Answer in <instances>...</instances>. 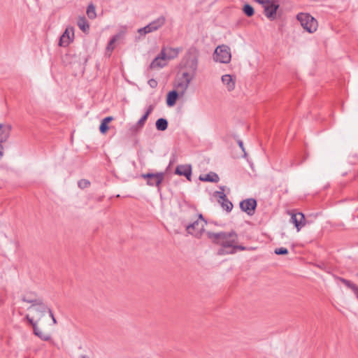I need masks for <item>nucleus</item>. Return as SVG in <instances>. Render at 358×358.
<instances>
[{
  "instance_id": "obj_9",
  "label": "nucleus",
  "mask_w": 358,
  "mask_h": 358,
  "mask_svg": "<svg viewBox=\"0 0 358 358\" xmlns=\"http://www.w3.org/2000/svg\"><path fill=\"white\" fill-rule=\"evenodd\" d=\"M257 205V201L253 198L244 199L239 204L241 210L246 213L248 215H253L255 214Z\"/></svg>"
},
{
  "instance_id": "obj_17",
  "label": "nucleus",
  "mask_w": 358,
  "mask_h": 358,
  "mask_svg": "<svg viewBox=\"0 0 358 358\" xmlns=\"http://www.w3.org/2000/svg\"><path fill=\"white\" fill-rule=\"evenodd\" d=\"M164 178V173H156L152 179L147 180V185L150 186H157L159 187V185L162 182Z\"/></svg>"
},
{
  "instance_id": "obj_5",
  "label": "nucleus",
  "mask_w": 358,
  "mask_h": 358,
  "mask_svg": "<svg viewBox=\"0 0 358 358\" xmlns=\"http://www.w3.org/2000/svg\"><path fill=\"white\" fill-rule=\"evenodd\" d=\"M166 22V18L164 16L162 15L157 18L156 20L150 22L148 25L143 28H140L138 30V33L141 35H145L147 34L155 31L160 29Z\"/></svg>"
},
{
  "instance_id": "obj_25",
  "label": "nucleus",
  "mask_w": 358,
  "mask_h": 358,
  "mask_svg": "<svg viewBox=\"0 0 358 358\" xmlns=\"http://www.w3.org/2000/svg\"><path fill=\"white\" fill-rule=\"evenodd\" d=\"M117 39H118V36L115 35L109 41L107 46H106V52L108 53L109 55L114 50V48H115L114 43L117 41Z\"/></svg>"
},
{
  "instance_id": "obj_20",
  "label": "nucleus",
  "mask_w": 358,
  "mask_h": 358,
  "mask_svg": "<svg viewBox=\"0 0 358 358\" xmlns=\"http://www.w3.org/2000/svg\"><path fill=\"white\" fill-rule=\"evenodd\" d=\"M78 27L85 33L87 32L90 29L89 23L84 16H80L77 21Z\"/></svg>"
},
{
  "instance_id": "obj_44",
  "label": "nucleus",
  "mask_w": 358,
  "mask_h": 358,
  "mask_svg": "<svg viewBox=\"0 0 358 358\" xmlns=\"http://www.w3.org/2000/svg\"><path fill=\"white\" fill-rule=\"evenodd\" d=\"M80 358H88V357L86 355H81Z\"/></svg>"
},
{
  "instance_id": "obj_32",
  "label": "nucleus",
  "mask_w": 358,
  "mask_h": 358,
  "mask_svg": "<svg viewBox=\"0 0 358 358\" xmlns=\"http://www.w3.org/2000/svg\"><path fill=\"white\" fill-rule=\"evenodd\" d=\"M274 252L278 255H287L289 252L287 248L282 247L279 248H275Z\"/></svg>"
},
{
  "instance_id": "obj_38",
  "label": "nucleus",
  "mask_w": 358,
  "mask_h": 358,
  "mask_svg": "<svg viewBox=\"0 0 358 358\" xmlns=\"http://www.w3.org/2000/svg\"><path fill=\"white\" fill-rule=\"evenodd\" d=\"M113 117L112 116H108V117H106L105 118H103L102 120L103 122H105V123L106 124H108L110 123L112 120H113Z\"/></svg>"
},
{
  "instance_id": "obj_30",
  "label": "nucleus",
  "mask_w": 358,
  "mask_h": 358,
  "mask_svg": "<svg viewBox=\"0 0 358 358\" xmlns=\"http://www.w3.org/2000/svg\"><path fill=\"white\" fill-rule=\"evenodd\" d=\"M148 115H145V114H144L141 118L140 120L137 122L136 123V126L138 127V128H143L145 124V122L148 119Z\"/></svg>"
},
{
  "instance_id": "obj_36",
  "label": "nucleus",
  "mask_w": 358,
  "mask_h": 358,
  "mask_svg": "<svg viewBox=\"0 0 358 358\" xmlns=\"http://www.w3.org/2000/svg\"><path fill=\"white\" fill-rule=\"evenodd\" d=\"M48 313H49L50 317L52 318L53 324H56L57 323V321L53 314V312L52 311V310L50 308Z\"/></svg>"
},
{
  "instance_id": "obj_31",
  "label": "nucleus",
  "mask_w": 358,
  "mask_h": 358,
  "mask_svg": "<svg viewBox=\"0 0 358 358\" xmlns=\"http://www.w3.org/2000/svg\"><path fill=\"white\" fill-rule=\"evenodd\" d=\"M108 124L105 123V122H103L101 120L100 126H99V131L102 134H105L109 129V127L108 125Z\"/></svg>"
},
{
  "instance_id": "obj_29",
  "label": "nucleus",
  "mask_w": 358,
  "mask_h": 358,
  "mask_svg": "<svg viewBox=\"0 0 358 358\" xmlns=\"http://www.w3.org/2000/svg\"><path fill=\"white\" fill-rule=\"evenodd\" d=\"M90 185V182L86 179H81L78 182V186L80 189H85Z\"/></svg>"
},
{
  "instance_id": "obj_35",
  "label": "nucleus",
  "mask_w": 358,
  "mask_h": 358,
  "mask_svg": "<svg viewBox=\"0 0 358 358\" xmlns=\"http://www.w3.org/2000/svg\"><path fill=\"white\" fill-rule=\"evenodd\" d=\"M155 174V173H143L141 175V177L144 179H147V180H149L150 179H152V178H153Z\"/></svg>"
},
{
  "instance_id": "obj_26",
  "label": "nucleus",
  "mask_w": 358,
  "mask_h": 358,
  "mask_svg": "<svg viewBox=\"0 0 358 358\" xmlns=\"http://www.w3.org/2000/svg\"><path fill=\"white\" fill-rule=\"evenodd\" d=\"M86 13L90 19L93 20V19L96 18V9H95L94 5L92 3H91L88 5V6L87 8Z\"/></svg>"
},
{
  "instance_id": "obj_14",
  "label": "nucleus",
  "mask_w": 358,
  "mask_h": 358,
  "mask_svg": "<svg viewBox=\"0 0 358 358\" xmlns=\"http://www.w3.org/2000/svg\"><path fill=\"white\" fill-rule=\"evenodd\" d=\"M34 308V310L43 316L45 313H48L50 308L43 303V300L40 298L34 305L28 308V310Z\"/></svg>"
},
{
  "instance_id": "obj_24",
  "label": "nucleus",
  "mask_w": 358,
  "mask_h": 358,
  "mask_svg": "<svg viewBox=\"0 0 358 358\" xmlns=\"http://www.w3.org/2000/svg\"><path fill=\"white\" fill-rule=\"evenodd\" d=\"M34 334L40 338L42 341H48L51 339V336L49 334L43 333L38 327L33 329Z\"/></svg>"
},
{
  "instance_id": "obj_7",
  "label": "nucleus",
  "mask_w": 358,
  "mask_h": 358,
  "mask_svg": "<svg viewBox=\"0 0 358 358\" xmlns=\"http://www.w3.org/2000/svg\"><path fill=\"white\" fill-rule=\"evenodd\" d=\"M204 226L203 223L199 220H196L194 222L186 225V231L189 234L196 238H201L204 232Z\"/></svg>"
},
{
  "instance_id": "obj_33",
  "label": "nucleus",
  "mask_w": 358,
  "mask_h": 358,
  "mask_svg": "<svg viewBox=\"0 0 358 358\" xmlns=\"http://www.w3.org/2000/svg\"><path fill=\"white\" fill-rule=\"evenodd\" d=\"M25 319L27 320V322L32 326L33 329L36 328L37 326V322H34L33 318L30 317L29 315H27L25 316Z\"/></svg>"
},
{
  "instance_id": "obj_4",
  "label": "nucleus",
  "mask_w": 358,
  "mask_h": 358,
  "mask_svg": "<svg viewBox=\"0 0 358 358\" xmlns=\"http://www.w3.org/2000/svg\"><path fill=\"white\" fill-rule=\"evenodd\" d=\"M213 58L215 61L228 64L231 59L230 48L226 45H219L215 48Z\"/></svg>"
},
{
  "instance_id": "obj_1",
  "label": "nucleus",
  "mask_w": 358,
  "mask_h": 358,
  "mask_svg": "<svg viewBox=\"0 0 358 358\" xmlns=\"http://www.w3.org/2000/svg\"><path fill=\"white\" fill-rule=\"evenodd\" d=\"M206 235L208 238L213 243L222 247L217 251L218 255H233L237 250L244 251L248 250V248L238 244V237L235 231L218 233L207 231Z\"/></svg>"
},
{
  "instance_id": "obj_18",
  "label": "nucleus",
  "mask_w": 358,
  "mask_h": 358,
  "mask_svg": "<svg viewBox=\"0 0 358 358\" xmlns=\"http://www.w3.org/2000/svg\"><path fill=\"white\" fill-rule=\"evenodd\" d=\"M222 81L227 86V90L231 92L235 88V81L229 74H226L222 76Z\"/></svg>"
},
{
  "instance_id": "obj_13",
  "label": "nucleus",
  "mask_w": 358,
  "mask_h": 358,
  "mask_svg": "<svg viewBox=\"0 0 358 358\" xmlns=\"http://www.w3.org/2000/svg\"><path fill=\"white\" fill-rule=\"evenodd\" d=\"M175 173L185 176L189 181L192 180V166L189 164L177 166Z\"/></svg>"
},
{
  "instance_id": "obj_11",
  "label": "nucleus",
  "mask_w": 358,
  "mask_h": 358,
  "mask_svg": "<svg viewBox=\"0 0 358 358\" xmlns=\"http://www.w3.org/2000/svg\"><path fill=\"white\" fill-rule=\"evenodd\" d=\"M74 38L73 27L66 28L63 34L59 38V45L62 47L68 46Z\"/></svg>"
},
{
  "instance_id": "obj_37",
  "label": "nucleus",
  "mask_w": 358,
  "mask_h": 358,
  "mask_svg": "<svg viewBox=\"0 0 358 358\" xmlns=\"http://www.w3.org/2000/svg\"><path fill=\"white\" fill-rule=\"evenodd\" d=\"M154 108H155V107H154V106H153V105H150V106L148 107V108H147V110H146V111H145V115L149 116V115L151 114V113L153 111Z\"/></svg>"
},
{
  "instance_id": "obj_2",
  "label": "nucleus",
  "mask_w": 358,
  "mask_h": 358,
  "mask_svg": "<svg viewBox=\"0 0 358 358\" xmlns=\"http://www.w3.org/2000/svg\"><path fill=\"white\" fill-rule=\"evenodd\" d=\"M199 52L196 47H190L183 59V66L187 71L183 73H187L192 75L194 78L198 68Z\"/></svg>"
},
{
  "instance_id": "obj_34",
  "label": "nucleus",
  "mask_w": 358,
  "mask_h": 358,
  "mask_svg": "<svg viewBox=\"0 0 358 358\" xmlns=\"http://www.w3.org/2000/svg\"><path fill=\"white\" fill-rule=\"evenodd\" d=\"M148 85L152 87V88H155L157 87V81L154 79V78H151L148 80Z\"/></svg>"
},
{
  "instance_id": "obj_16",
  "label": "nucleus",
  "mask_w": 358,
  "mask_h": 358,
  "mask_svg": "<svg viewBox=\"0 0 358 358\" xmlns=\"http://www.w3.org/2000/svg\"><path fill=\"white\" fill-rule=\"evenodd\" d=\"M199 180L203 182H218L220 180L219 176L215 172H210L206 175H200Z\"/></svg>"
},
{
  "instance_id": "obj_19",
  "label": "nucleus",
  "mask_w": 358,
  "mask_h": 358,
  "mask_svg": "<svg viewBox=\"0 0 358 358\" xmlns=\"http://www.w3.org/2000/svg\"><path fill=\"white\" fill-rule=\"evenodd\" d=\"M179 94L180 93L176 90H172L168 93L166 97V104L168 106L171 107L176 104Z\"/></svg>"
},
{
  "instance_id": "obj_41",
  "label": "nucleus",
  "mask_w": 358,
  "mask_h": 358,
  "mask_svg": "<svg viewBox=\"0 0 358 358\" xmlns=\"http://www.w3.org/2000/svg\"><path fill=\"white\" fill-rule=\"evenodd\" d=\"M238 144L240 147V148L245 152V148H244V146H243V143L241 140H238Z\"/></svg>"
},
{
  "instance_id": "obj_28",
  "label": "nucleus",
  "mask_w": 358,
  "mask_h": 358,
  "mask_svg": "<svg viewBox=\"0 0 358 358\" xmlns=\"http://www.w3.org/2000/svg\"><path fill=\"white\" fill-rule=\"evenodd\" d=\"M220 189H221V191H216L214 193V195H215V196L218 197V199H219L218 200H222V199H224L227 196L224 192V187L221 186V187H220Z\"/></svg>"
},
{
  "instance_id": "obj_8",
  "label": "nucleus",
  "mask_w": 358,
  "mask_h": 358,
  "mask_svg": "<svg viewBox=\"0 0 358 358\" xmlns=\"http://www.w3.org/2000/svg\"><path fill=\"white\" fill-rule=\"evenodd\" d=\"M192 75H188L187 73H182L181 78H179L176 85L177 90L181 96H183L188 88L190 82L193 80Z\"/></svg>"
},
{
  "instance_id": "obj_10",
  "label": "nucleus",
  "mask_w": 358,
  "mask_h": 358,
  "mask_svg": "<svg viewBox=\"0 0 358 358\" xmlns=\"http://www.w3.org/2000/svg\"><path fill=\"white\" fill-rule=\"evenodd\" d=\"M290 222L293 223L299 231L306 225V218L303 213L300 212L292 213Z\"/></svg>"
},
{
  "instance_id": "obj_23",
  "label": "nucleus",
  "mask_w": 358,
  "mask_h": 358,
  "mask_svg": "<svg viewBox=\"0 0 358 358\" xmlns=\"http://www.w3.org/2000/svg\"><path fill=\"white\" fill-rule=\"evenodd\" d=\"M218 202L221 204L222 207L227 211L231 212L233 208L232 203L226 196L224 199L218 200Z\"/></svg>"
},
{
  "instance_id": "obj_3",
  "label": "nucleus",
  "mask_w": 358,
  "mask_h": 358,
  "mask_svg": "<svg viewBox=\"0 0 358 358\" xmlns=\"http://www.w3.org/2000/svg\"><path fill=\"white\" fill-rule=\"evenodd\" d=\"M301 27L308 32L314 33L318 27L317 21L309 13H300L296 15Z\"/></svg>"
},
{
  "instance_id": "obj_22",
  "label": "nucleus",
  "mask_w": 358,
  "mask_h": 358,
  "mask_svg": "<svg viewBox=\"0 0 358 358\" xmlns=\"http://www.w3.org/2000/svg\"><path fill=\"white\" fill-rule=\"evenodd\" d=\"M168 124L167 120L162 117L159 118L155 122L156 129L160 131H165L168 127Z\"/></svg>"
},
{
  "instance_id": "obj_12",
  "label": "nucleus",
  "mask_w": 358,
  "mask_h": 358,
  "mask_svg": "<svg viewBox=\"0 0 358 358\" xmlns=\"http://www.w3.org/2000/svg\"><path fill=\"white\" fill-rule=\"evenodd\" d=\"M166 55L164 49L162 50L161 52L152 60L150 65V68L157 69L162 68L166 64Z\"/></svg>"
},
{
  "instance_id": "obj_39",
  "label": "nucleus",
  "mask_w": 358,
  "mask_h": 358,
  "mask_svg": "<svg viewBox=\"0 0 358 358\" xmlns=\"http://www.w3.org/2000/svg\"><path fill=\"white\" fill-rule=\"evenodd\" d=\"M199 221H200L201 222L203 223L204 225L206 224L207 222L206 220L204 219V217H203L202 214H199V217H198V220Z\"/></svg>"
},
{
  "instance_id": "obj_27",
  "label": "nucleus",
  "mask_w": 358,
  "mask_h": 358,
  "mask_svg": "<svg viewBox=\"0 0 358 358\" xmlns=\"http://www.w3.org/2000/svg\"><path fill=\"white\" fill-rule=\"evenodd\" d=\"M243 11L245 13V15L248 17H252L255 13V10L253 7L248 3H245L243 6Z\"/></svg>"
},
{
  "instance_id": "obj_42",
  "label": "nucleus",
  "mask_w": 358,
  "mask_h": 358,
  "mask_svg": "<svg viewBox=\"0 0 358 358\" xmlns=\"http://www.w3.org/2000/svg\"><path fill=\"white\" fill-rule=\"evenodd\" d=\"M3 148L2 145H1V143H0V159L3 156Z\"/></svg>"
},
{
  "instance_id": "obj_43",
  "label": "nucleus",
  "mask_w": 358,
  "mask_h": 358,
  "mask_svg": "<svg viewBox=\"0 0 358 358\" xmlns=\"http://www.w3.org/2000/svg\"><path fill=\"white\" fill-rule=\"evenodd\" d=\"M173 50L175 51V54H176V56L178 55V50H176V49H172Z\"/></svg>"
},
{
  "instance_id": "obj_45",
  "label": "nucleus",
  "mask_w": 358,
  "mask_h": 358,
  "mask_svg": "<svg viewBox=\"0 0 358 358\" xmlns=\"http://www.w3.org/2000/svg\"><path fill=\"white\" fill-rule=\"evenodd\" d=\"M357 275L358 276V273L357 274Z\"/></svg>"
},
{
  "instance_id": "obj_6",
  "label": "nucleus",
  "mask_w": 358,
  "mask_h": 358,
  "mask_svg": "<svg viewBox=\"0 0 358 358\" xmlns=\"http://www.w3.org/2000/svg\"><path fill=\"white\" fill-rule=\"evenodd\" d=\"M280 7L278 0H268L264 8V13L265 16L271 20L276 18V12Z\"/></svg>"
},
{
  "instance_id": "obj_21",
  "label": "nucleus",
  "mask_w": 358,
  "mask_h": 358,
  "mask_svg": "<svg viewBox=\"0 0 358 358\" xmlns=\"http://www.w3.org/2000/svg\"><path fill=\"white\" fill-rule=\"evenodd\" d=\"M40 298H38L35 292H28L24 295L22 300L24 302H27L34 305Z\"/></svg>"
},
{
  "instance_id": "obj_15",
  "label": "nucleus",
  "mask_w": 358,
  "mask_h": 358,
  "mask_svg": "<svg viewBox=\"0 0 358 358\" xmlns=\"http://www.w3.org/2000/svg\"><path fill=\"white\" fill-rule=\"evenodd\" d=\"M12 127L10 124H0V143L5 142L8 138Z\"/></svg>"
},
{
  "instance_id": "obj_40",
  "label": "nucleus",
  "mask_w": 358,
  "mask_h": 358,
  "mask_svg": "<svg viewBox=\"0 0 358 358\" xmlns=\"http://www.w3.org/2000/svg\"><path fill=\"white\" fill-rule=\"evenodd\" d=\"M255 1L257 3H259V4L262 5L263 7L264 6V5L266 3H268V0H255Z\"/></svg>"
}]
</instances>
